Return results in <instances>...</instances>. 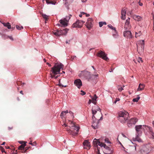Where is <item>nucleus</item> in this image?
<instances>
[{"instance_id": "29", "label": "nucleus", "mask_w": 154, "mask_h": 154, "mask_svg": "<svg viewBox=\"0 0 154 154\" xmlns=\"http://www.w3.org/2000/svg\"><path fill=\"white\" fill-rule=\"evenodd\" d=\"M135 37L137 38L139 37L142 35V32L140 31H139L138 32H135Z\"/></svg>"}, {"instance_id": "1", "label": "nucleus", "mask_w": 154, "mask_h": 154, "mask_svg": "<svg viewBox=\"0 0 154 154\" xmlns=\"http://www.w3.org/2000/svg\"><path fill=\"white\" fill-rule=\"evenodd\" d=\"M68 125L64 123L62 125L66 127L65 129L70 134L73 136L77 135L80 129L79 127L77 126L75 122L69 120H68Z\"/></svg>"}, {"instance_id": "41", "label": "nucleus", "mask_w": 154, "mask_h": 154, "mask_svg": "<svg viewBox=\"0 0 154 154\" xmlns=\"http://www.w3.org/2000/svg\"><path fill=\"white\" fill-rule=\"evenodd\" d=\"M16 27L17 29L18 30H20L21 29H23V27L22 26H20L17 25L16 26Z\"/></svg>"}, {"instance_id": "59", "label": "nucleus", "mask_w": 154, "mask_h": 154, "mask_svg": "<svg viewBox=\"0 0 154 154\" xmlns=\"http://www.w3.org/2000/svg\"><path fill=\"white\" fill-rule=\"evenodd\" d=\"M113 71V70L112 69H111L109 71V72H112Z\"/></svg>"}, {"instance_id": "38", "label": "nucleus", "mask_w": 154, "mask_h": 154, "mask_svg": "<svg viewBox=\"0 0 154 154\" xmlns=\"http://www.w3.org/2000/svg\"><path fill=\"white\" fill-rule=\"evenodd\" d=\"M140 98V97L138 96L137 98H134L133 100V101L134 102H137L138 100H139Z\"/></svg>"}, {"instance_id": "55", "label": "nucleus", "mask_w": 154, "mask_h": 154, "mask_svg": "<svg viewBox=\"0 0 154 154\" xmlns=\"http://www.w3.org/2000/svg\"><path fill=\"white\" fill-rule=\"evenodd\" d=\"M122 136L125 138H126V137L123 134H122Z\"/></svg>"}, {"instance_id": "56", "label": "nucleus", "mask_w": 154, "mask_h": 154, "mask_svg": "<svg viewBox=\"0 0 154 154\" xmlns=\"http://www.w3.org/2000/svg\"><path fill=\"white\" fill-rule=\"evenodd\" d=\"M86 16L87 17H88L90 16V15L89 14H87L86 13Z\"/></svg>"}, {"instance_id": "27", "label": "nucleus", "mask_w": 154, "mask_h": 154, "mask_svg": "<svg viewBox=\"0 0 154 154\" xmlns=\"http://www.w3.org/2000/svg\"><path fill=\"white\" fill-rule=\"evenodd\" d=\"M97 97L96 94L94 95V97L92 98V103L95 104L96 103L97 99Z\"/></svg>"}, {"instance_id": "19", "label": "nucleus", "mask_w": 154, "mask_h": 154, "mask_svg": "<svg viewBox=\"0 0 154 154\" xmlns=\"http://www.w3.org/2000/svg\"><path fill=\"white\" fill-rule=\"evenodd\" d=\"M140 134H136V137L134 138H133V140L134 141H137L139 142H142V140L139 137V136Z\"/></svg>"}, {"instance_id": "14", "label": "nucleus", "mask_w": 154, "mask_h": 154, "mask_svg": "<svg viewBox=\"0 0 154 154\" xmlns=\"http://www.w3.org/2000/svg\"><path fill=\"white\" fill-rule=\"evenodd\" d=\"M139 152L140 154H148L149 152V150L147 147L143 146L140 149Z\"/></svg>"}, {"instance_id": "3", "label": "nucleus", "mask_w": 154, "mask_h": 154, "mask_svg": "<svg viewBox=\"0 0 154 154\" xmlns=\"http://www.w3.org/2000/svg\"><path fill=\"white\" fill-rule=\"evenodd\" d=\"M63 65L61 63H55L54 66L51 68V71L52 73H50V77L51 78H54L57 79L58 76L55 75L60 73V69L63 70Z\"/></svg>"}, {"instance_id": "50", "label": "nucleus", "mask_w": 154, "mask_h": 154, "mask_svg": "<svg viewBox=\"0 0 154 154\" xmlns=\"http://www.w3.org/2000/svg\"><path fill=\"white\" fill-rule=\"evenodd\" d=\"M140 1H139V5L140 6H142L143 5V4L142 3L140 2Z\"/></svg>"}, {"instance_id": "15", "label": "nucleus", "mask_w": 154, "mask_h": 154, "mask_svg": "<svg viewBox=\"0 0 154 154\" xmlns=\"http://www.w3.org/2000/svg\"><path fill=\"white\" fill-rule=\"evenodd\" d=\"M123 35L125 37L128 38H131L132 37V35L131 32L130 31H126L123 32Z\"/></svg>"}, {"instance_id": "11", "label": "nucleus", "mask_w": 154, "mask_h": 154, "mask_svg": "<svg viewBox=\"0 0 154 154\" xmlns=\"http://www.w3.org/2000/svg\"><path fill=\"white\" fill-rule=\"evenodd\" d=\"M92 21L93 20L92 18H89L88 19L85 25L89 29H90L93 26Z\"/></svg>"}, {"instance_id": "40", "label": "nucleus", "mask_w": 154, "mask_h": 154, "mask_svg": "<svg viewBox=\"0 0 154 154\" xmlns=\"http://www.w3.org/2000/svg\"><path fill=\"white\" fill-rule=\"evenodd\" d=\"M92 112L93 114V116H94V115L96 114L97 112V111L95 110L94 108H92Z\"/></svg>"}, {"instance_id": "61", "label": "nucleus", "mask_w": 154, "mask_h": 154, "mask_svg": "<svg viewBox=\"0 0 154 154\" xmlns=\"http://www.w3.org/2000/svg\"><path fill=\"white\" fill-rule=\"evenodd\" d=\"M81 13L82 14V15H83V14H84H84H86V13H85V12H81Z\"/></svg>"}, {"instance_id": "28", "label": "nucleus", "mask_w": 154, "mask_h": 154, "mask_svg": "<svg viewBox=\"0 0 154 154\" xmlns=\"http://www.w3.org/2000/svg\"><path fill=\"white\" fill-rule=\"evenodd\" d=\"M4 25V26H5L7 27V28L8 29H11V25L10 24V23H2Z\"/></svg>"}, {"instance_id": "30", "label": "nucleus", "mask_w": 154, "mask_h": 154, "mask_svg": "<svg viewBox=\"0 0 154 154\" xmlns=\"http://www.w3.org/2000/svg\"><path fill=\"white\" fill-rule=\"evenodd\" d=\"M112 35L114 38H117L119 37V35L118 33L117 32L116 30V31H114V32H113Z\"/></svg>"}, {"instance_id": "10", "label": "nucleus", "mask_w": 154, "mask_h": 154, "mask_svg": "<svg viewBox=\"0 0 154 154\" xmlns=\"http://www.w3.org/2000/svg\"><path fill=\"white\" fill-rule=\"evenodd\" d=\"M138 119L136 118H132L127 123L128 126L129 127H131L132 126L134 125L137 122Z\"/></svg>"}, {"instance_id": "54", "label": "nucleus", "mask_w": 154, "mask_h": 154, "mask_svg": "<svg viewBox=\"0 0 154 154\" xmlns=\"http://www.w3.org/2000/svg\"><path fill=\"white\" fill-rule=\"evenodd\" d=\"M137 51H138V52H139V51H138V50H139V47H138V45L137 44Z\"/></svg>"}, {"instance_id": "45", "label": "nucleus", "mask_w": 154, "mask_h": 154, "mask_svg": "<svg viewBox=\"0 0 154 154\" xmlns=\"http://www.w3.org/2000/svg\"><path fill=\"white\" fill-rule=\"evenodd\" d=\"M105 142L107 143H110V141L108 139H105Z\"/></svg>"}, {"instance_id": "12", "label": "nucleus", "mask_w": 154, "mask_h": 154, "mask_svg": "<svg viewBox=\"0 0 154 154\" xmlns=\"http://www.w3.org/2000/svg\"><path fill=\"white\" fill-rule=\"evenodd\" d=\"M93 144L94 146H99L101 147H103V145L106 146V144L100 142L98 140H97L96 138L94 139L93 141Z\"/></svg>"}, {"instance_id": "33", "label": "nucleus", "mask_w": 154, "mask_h": 154, "mask_svg": "<svg viewBox=\"0 0 154 154\" xmlns=\"http://www.w3.org/2000/svg\"><path fill=\"white\" fill-rule=\"evenodd\" d=\"M100 27H101L103 25H106V23L105 22H100L99 23Z\"/></svg>"}, {"instance_id": "46", "label": "nucleus", "mask_w": 154, "mask_h": 154, "mask_svg": "<svg viewBox=\"0 0 154 154\" xmlns=\"http://www.w3.org/2000/svg\"><path fill=\"white\" fill-rule=\"evenodd\" d=\"M120 100V99L119 98H116L115 100V101L114 102V103L115 104H116L117 101H119Z\"/></svg>"}, {"instance_id": "23", "label": "nucleus", "mask_w": 154, "mask_h": 154, "mask_svg": "<svg viewBox=\"0 0 154 154\" xmlns=\"http://www.w3.org/2000/svg\"><path fill=\"white\" fill-rule=\"evenodd\" d=\"M139 44H140L141 48V51H143L144 47V41L143 40L140 41Z\"/></svg>"}, {"instance_id": "20", "label": "nucleus", "mask_w": 154, "mask_h": 154, "mask_svg": "<svg viewBox=\"0 0 154 154\" xmlns=\"http://www.w3.org/2000/svg\"><path fill=\"white\" fill-rule=\"evenodd\" d=\"M60 22L61 25V26L66 27L67 26V22L63 19L60 20Z\"/></svg>"}, {"instance_id": "25", "label": "nucleus", "mask_w": 154, "mask_h": 154, "mask_svg": "<svg viewBox=\"0 0 154 154\" xmlns=\"http://www.w3.org/2000/svg\"><path fill=\"white\" fill-rule=\"evenodd\" d=\"M147 128L149 129V131L150 134L151 135V137L152 138L154 139V133L152 131V128L148 126L147 127Z\"/></svg>"}, {"instance_id": "13", "label": "nucleus", "mask_w": 154, "mask_h": 154, "mask_svg": "<svg viewBox=\"0 0 154 154\" xmlns=\"http://www.w3.org/2000/svg\"><path fill=\"white\" fill-rule=\"evenodd\" d=\"M74 84L75 85L79 88H80L82 85V82L79 79L75 80L74 81Z\"/></svg>"}, {"instance_id": "9", "label": "nucleus", "mask_w": 154, "mask_h": 154, "mask_svg": "<svg viewBox=\"0 0 154 154\" xmlns=\"http://www.w3.org/2000/svg\"><path fill=\"white\" fill-rule=\"evenodd\" d=\"M85 23V21L83 20H78L72 25V26L73 28H81Z\"/></svg>"}, {"instance_id": "32", "label": "nucleus", "mask_w": 154, "mask_h": 154, "mask_svg": "<svg viewBox=\"0 0 154 154\" xmlns=\"http://www.w3.org/2000/svg\"><path fill=\"white\" fill-rule=\"evenodd\" d=\"M71 16V15H70L69 16L66 17L65 18L63 19L68 22Z\"/></svg>"}, {"instance_id": "17", "label": "nucleus", "mask_w": 154, "mask_h": 154, "mask_svg": "<svg viewBox=\"0 0 154 154\" xmlns=\"http://www.w3.org/2000/svg\"><path fill=\"white\" fill-rule=\"evenodd\" d=\"M83 144L85 149H89L90 148L91 146L90 143L87 140H85Z\"/></svg>"}, {"instance_id": "6", "label": "nucleus", "mask_w": 154, "mask_h": 154, "mask_svg": "<svg viewBox=\"0 0 154 154\" xmlns=\"http://www.w3.org/2000/svg\"><path fill=\"white\" fill-rule=\"evenodd\" d=\"M68 30V29L66 28L63 30H57L54 31L53 32V33L54 35L57 36L63 35H65L67 34Z\"/></svg>"}, {"instance_id": "35", "label": "nucleus", "mask_w": 154, "mask_h": 154, "mask_svg": "<svg viewBox=\"0 0 154 154\" xmlns=\"http://www.w3.org/2000/svg\"><path fill=\"white\" fill-rule=\"evenodd\" d=\"M92 108H94V109H95V110L97 111H98V110H100V108L97 105H95L93 106Z\"/></svg>"}, {"instance_id": "42", "label": "nucleus", "mask_w": 154, "mask_h": 154, "mask_svg": "<svg viewBox=\"0 0 154 154\" xmlns=\"http://www.w3.org/2000/svg\"><path fill=\"white\" fill-rule=\"evenodd\" d=\"M137 61L139 63H140V62H142L143 60H142V58L141 57H139L138 59V60H137Z\"/></svg>"}, {"instance_id": "4", "label": "nucleus", "mask_w": 154, "mask_h": 154, "mask_svg": "<svg viewBox=\"0 0 154 154\" xmlns=\"http://www.w3.org/2000/svg\"><path fill=\"white\" fill-rule=\"evenodd\" d=\"M129 114L126 111H120L119 113L118 119L122 123H124L126 122L128 119Z\"/></svg>"}, {"instance_id": "22", "label": "nucleus", "mask_w": 154, "mask_h": 154, "mask_svg": "<svg viewBox=\"0 0 154 154\" xmlns=\"http://www.w3.org/2000/svg\"><path fill=\"white\" fill-rule=\"evenodd\" d=\"M68 113V111L67 110L65 111H62L60 115V117L62 118H65L67 114Z\"/></svg>"}, {"instance_id": "52", "label": "nucleus", "mask_w": 154, "mask_h": 154, "mask_svg": "<svg viewBox=\"0 0 154 154\" xmlns=\"http://www.w3.org/2000/svg\"><path fill=\"white\" fill-rule=\"evenodd\" d=\"M117 140H118V142L119 143V144H120V145H122V143L119 140H118V138L117 139Z\"/></svg>"}, {"instance_id": "58", "label": "nucleus", "mask_w": 154, "mask_h": 154, "mask_svg": "<svg viewBox=\"0 0 154 154\" xmlns=\"http://www.w3.org/2000/svg\"><path fill=\"white\" fill-rule=\"evenodd\" d=\"M2 152H5V151L4 150V149L3 148L2 149Z\"/></svg>"}, {"instance_id": "44", "label": "nucleus", "mask_w": 154, "mask_h": 154, "mask_svg": "<svg viewBox=\"0 0 154 154\" xmlns=\"http://www.w3.org/2000/svg\"><path fill=\"white\" fill-rule=\"evenodd\" d=\"M103 146L104 147V148H105L106 149H107L108 150H110V148L109 147L107 146L106 145V146H104V145H103Z\"/></svg>"}, {"instance_id": "51", "label": "nucleus", "mask_w": 154, "mask_h": 154, "mask_svg": "<svg viewBox=\"0 0 154 154\" xmlns=\"http://www.w3.org/2000/svg\"><path fill=\"white\" fill-rule=\"evenodd\" d=\"M47 64L50 67H51V64H50L49 63H47Z\"/></svg>"}, {"instance_id": "24", "label": "nucleus", "mask_w": 154, "mask_h": 154, "mask_svg": "<svg viewBox=\"0 0 154 154\" xmlns=\"http://www.w3.org/2000/svg\"><path fill=\"white\" fill-rule=\"evenodd\" d=\"M133 18L134 20L137 21H141L142 20V18L141 17L137 15H134Z\"/></svg>"}, {"instance_id": "26", "label": "nucleus", "mask_w": 154, "mask_h": 154, "mask_svg": "<svg viewBox=\"0 0 154 154\" xmlns=\"http://www.w3.org/2000/svg\"><path fill=\"white\" fill-rule=\"evenodd\" d=\"M26 146V143H24L23 144H22L20 146L18 147V149L21 150H24V148Z\"/></svg>"}, {"instance_id": "43", "label": "nucleus", "mask_w": 154, "mask_h": 154, "mask_svg": "<svg viewBox=\"0 0 154 154\" xmlns=\"http://www.w3.org/2000/svg\"><path fill=\"white\" fill-rule=\"evenodd\" d=\"M85 94H86V93L85 92L83 91L82 90H81V93H80L81 95H85Z\"/></svg>"}, {"instance_id": "47", "label": "nucleus", "mask_w": 154, "mask_h": 154, "mask_svg": "<svg viewBox=\"0 0 154 154\" xmlns=\"http://www.w3.org/2000/svg\"><path fill=\"white\" fill-rule=\"evenodd\" d=\"M63 1H66L67 2H73V0H63Z\"/></svg>"}, {"instance_id": "63", "label": "nucleus", "mask_w": 154, "mask_h": 154, "mask_svg": "<svg viewBox=\"0 0 154 154\" xmlns=\"http://www.w3.org/2000/svg\"><path fill=\"white\" fill-rule=\"evenodd\" d=\"M5 143V142H3L1 144V145H4Z\"/></svg>"}, {"instance_id": "16", "label": "nucleus", "mask_w": 154, "mask_h": 154, "mask_svg": "<svg viewBox=\"0 0 154 154\" xmlns=\"http://www.w3.org/2000/svg\"><path fill=\"white\" fill-rule=\"evenodd\" d=\"M130 18L128 17L126 20L124 25V28L125 29H131V26L130 24Z\"/></svg>"}, {"instance_id": "48", "label": "nucleus", "mask_w": 154, "mask_h": 154, "mask_svg": "<svg viewBox=\"0 0 154 154\" xmlns=\"http://www.w3.org/2000/svg\"><path fill=\"white\" fill-rule=\"evenodd\" d=\"M97 154H101L100 153V150L98 149V148H97V151L96 152Z\"/></svg>"}, {"instance_id": "31", "label": "nucleus", "mask_w": 154, "mask_h": 154, "mask_svg": "<svg viewBox=\"0 0 154 154\" xmlns=\"http://www.w3.org/2000/svg\"><path fill=\"white\" fill-rule=\"evenodd\" d=\"M125 87L124 85L122 86V87H120V86L118 85L117 86V89L118 91L119 92H121L123 90V88Z\"/></svg>"}, {"instance_id": "62", "label": "nucleus", "mask_w": 154, "mask_h": 154, "mask_svg": "<svg viewBox=\"0 0 154 154\" xmlns=\"http://www.w3.org/2000/svg\"><path fill=\"white\" fill-rule=\"evenodd\" d=\"M121 146L124 149H125V148L123 146L122 144V145H121Z\"/></svg>"}, {"instance_id": "5", "label": "nucleus", "mask_w": 154, "mask_h": 154, "mask_svg": "<svg viewBox=\"0 0 154 154\" xmlns=\"http://www.w3.org/2000/svg\"><path fill=\"white\" fill-rule=\"evenodd\" d=\"M92 119H93V122L92 125V127L94 129L97 128L99 127L98 123L99 120H101L102 119V115L100 119H98V118H95L94 116H92Z\"/></svg>"}, {"instance_id": "34", "label": "nucleus", "mask_w": 154, "mask_h": 154, "mask_svg": "<svg viewBox=\"0 0 154 154\" xmlns=\"http://www.w3.org/2000/svg\"><path fill=\"white\" fill-rule=\"evenodd\" d=\"M42 16L43 18L45 19V22L46 23V21H47L48 19V16L45 14H42Z\"/></svg>"}, {"instance_id": "57", "label": "nucleus", "mask_w": 154, "mask_h": 154, "mask_svg": "<svg viewBox=\"0 0 154 154\" xmlns=\"http://www.w3.org/2000/svg\"><path fill=\"white\" fill-rule=\"evenodd\" d=\"M82 14L81 13L79 15V16L81 17H82Z\"/></svg>"}, {"instance_id": "36", "label": "nucleus", "mask_w": 154, "mask_h": 154, "mask_svg": "<svg viewBox=\"0 0 154 154\" xmlns=\"http://www.w3.org/2000/svg\"><path fill=\"white\" fill-rule=\"evenodd\" d=\"M68 113L71 116V118L73 119L74 118V113L71 111H69L68 112Z\"/></svg>"}, {"instance_id": "8", "label": "nucleus", "mask_w": 154, "mask_h": 154, "mask_svg": "<svg viewBox=\"0 0 154 154\" xmlns=\"http://www.w3.org/2000/svg\"><path fill=\"white\" fill-rule=\"evenodd\" d=\"M97 56L105 60H107L108 59V58L107 57V54L101 50L98 52Z\"/></svg>"}, {"instance_id": "18", "label": "nucleus", "mask_w": 154, "mask_h": 154, "mask_svg": "<svg viewBox=\"0 0 154 154\" xmlns=\"http://www.w3.org/2000/svg\"><path fill=\"white\" fill-rule=\"evenodd\" d=\"M126 9L123 8L121 11L122 16L121 18L122 19L125 20L126 18Z\"/></svg>"}, {"instance_id": "64", "label": "nucleus", "mask_w": 154, "mask_h": 154, "mask_svg": "<svg viewBox=\"0 0 154 154\" xmlns=\"http://www.w3.org/2000/svg\"><path fill=\"white\" fill-rule=\"evenodd\" d=\"M152 124H153V126L154 127V121H153L152 122Z\"/></svg>"}, {"instance_id": "37", "label": "nucleus", "mask_w": 154, "mask_h": 154, "mask_svg": "<svg viewBox=\"0 0 154 154\" xmlns=\"http://www.w3.org/2000/svg\"><path fill=\"white\" fill-rule=\"evenodd\" d=\"M108 27L109 28L113 30H114V31H116V28L115 27H113L111 25H110H110H108Z\"/></svg>"}, {"instance_id": "7", "label": "nucleus", "mask_w": 154, "mask_h": 154, "mask_svg": "<svg viewBox=\"0 0 154 154\" xmlns=\"http://www.w3.org/2000/svg\"><path fill=\"white\" fill-rule=\"evenodd\" d=\"M148 127L146 125H137L135 126V130L137 132L136 134H141L142 131L144 129V128Z\"/></svg>"}, {"instance_id": "60", "label": "nucleus", "mask_w": 154, "mask_h": 154, "mask_svg": "<svg viewBox=\"0 0 154 154\" xmlns=\"http://www.w3.org/2000/svg\"><path fill=\"white\" fill-rule=\"evenodd\" d=\"M20 94H23V91H20Z\"/></svg>"}, {"instance_id": "39", "label": "nucleus", "mask_w": 154, "mask_h": 154, "mask_svg": "<svg viewBox=\"0 0 154 154\" xmlns=\"http://www.w3.org/2000/svg\"><path fill=\"white\" fill-rule=\"evenodd\" d=\"M51 0H46V2L47 4L55 5V4L53 3L52 1H51Z\"/></svg>"}, {"instance_id": "21", "label": "nucleus", "mask_w": 154, "mask_h": 154, "mask_svg": "<svg viewBox=\"0 0 154 154\" xmlns=\"http://www.w3.org/2000/svg\"><path fill=\"white\" fill-rule=\"evenodd\" d=\"M145 86V85L142 84L140 83L138 86V87L137 89V91H141L143 90Z\"/></svg>"}, {"instance_id": "49", "label": "nucleus", "mask_w": 154, "mask_h": 154, "mask_svg": "<svg viewBox=\"0 0 154 154\" xmlns=\"http://www.w3.org/2000/svg\"><path fill=\"white\" fill-rule=\"evenodd\" d=\"M9 38L12 41L14 40L12 36H9Z\"/></svg>"}, {"instance_id": "2", "label": "nucleus", "mask_w": 154, "mask_h": 154, "mask_svg": "<svg viewBox=\"0 0 154 154\" xmlns=\"http://www.w3.org/2000/svg\"><path fill=\"white\" fill-rule=\"evenodd\" d=\"M78 75L80 78L86 79L88 81H92L96 80L98 77V74L91 75L90 72L87 71H81L79 74Z\"/></svg>"}, {"instance_id": "53", "label": "nucleus", "mask_w": 154, "mask_h": 154, "mask_svg": "<svg viewBox=\"0 0 154 154\" xmlns=\"http://www.w3.org/2000/svg\"><path fill=\"white\" fill-rule=\"evenodd\" d=\"M91 102V100H89L88 101V103L90 104Z\"/></svg>"}]
</instances>
